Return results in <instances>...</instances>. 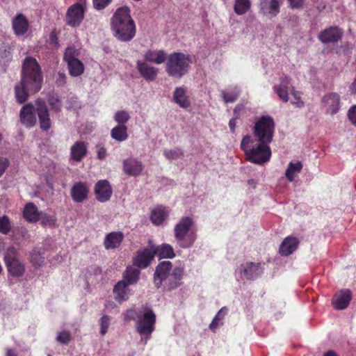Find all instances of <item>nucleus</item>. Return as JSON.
Masks as SVG:
<instances>
[{"label":"nucleus","mask_w":356,"mask_h":356,"mask_svg":"<svg viewBox=\"0 0 356 356\" xmlns=\"http://www.w3.org/2000/svg\"><path fill=\"white\" fill-rule=\"evenodd\" d=\"M40 67L33 57H26L22 65V79L15 86L16 102L24 104L29 99V93H36L40 90L42 84Z\"/></svg>","instance_id":"f257e3e1"},{"label":"nucleus","mask_w":356,"mask_h":356,"mask_svg":"<svg viewBox=\"0 0 356 356\" xmlns=\"http://www.w3.org/2000/svg\"><path fill=\"white\" fill-rule=\"evenodd\" d=\"M35 108L32 103L24 105L19 112L20 122L26 127H33L36 124L37 114L40 128L42 131H48L51 127L50 111L44 99L38 98L35 101Z\"/></svg>","instance_id":"f03ea898"},{"label":"nucleus","mask_w":356,"mask_h":356,"mask_svg":"<svg viewBox=\"0 0 356 356\" xmlns=\"http://www.w3.org/2000/svg\"><path fill=\"white\" fill-rule=\"evenodd\" d=\"M113 35L120 41L129 42L136 35V24L127 6L118 8L111 19Z\"/></svg>","instance_id":"7ed1b4c3"},{"label":"nucleus","mask_w":356,"mask_h":356,"mask_svg":"<svg viewBox=\"0 0 356 356\" xmlns=\"http://www.w3.org/2000/svg\"><path fill=\"white\" fill-rule=\"evenodd\" d=\"M270 143L260 142L250 135H245L241 142V149L244 152L247 161L257 165H263L271 157Z\"/></svg>","instance_id":"20e7f679"},{"label":"nucleus","mask_w":356,"mask_h":356,"mask_svg":"<svg viewBox=\"0 0 356 356\" xmlns=\"http://www.w3.org/2000/svg\"><path fill=\"white\" fill-rule=\"evenodd\" d=\"M174 235L180 248H191L197 239L194 219L191 216L182 217L174 227Z\"/></svg>","instance_id":"39448f33"},{"label":"nucleus","mask_w":356,"mask_h":356,"mask_svg":"<svg viewBox=\"0 0 356 356\" xmlns=\"http://www.w3.org/2000/svg\"><path fill=\"white\" fill-rule=\"evenodd\" d=\"M165 71L173 78L181 79L186 74L192 63L191 55L174 52L166 58Z\"/></svg>","instance_id":"423d86ee"},{"label":"nucleus","mask_w":356,"mask_h":356,"mask_svg":"<svg viewBox=\"0 0 356 356\" xmlns=\"http://www.w3.org/2000/svg\"><path fill=\"white\" fill-rule=\"evenodd\" d=\"M275 124L270 115H263L255 122L252 131L255 139L260 142L271 143L273 141Z\"/></svg>","instance_id":"0eeeda50"},{"label":"nucleus","mask_w":356,"mask_h":356,"mask_svg":"<svg viewBox=\"0 0 356 356\" xmlns=\"http://www.w3.org/2000/svg\"><path fill=\"white\" fill-rule=\"evenodd\" d=\"M155 324L156 314L152 309L146 307L143 314L138 315L136 331L142 338L149 339L155 330Z\"/></svg>","instance_id":"6e6552de"},{"label":"nucleus","mask_w":356,"mask_h":356,"mask_svg":"<svg viewBox=\"0 0 356 356\" xmlns=\"http://www.w3.org/2000/svg\"><path fill=\"white\" fill-rule=\"evenodd\" d=\"M154 257L155 252L152 249V242H149L147 247L136 251L133 257L132 263L134 266L138 268L143 269L150 265Z\"/></svg>","instance_id":"1a4fd4ad"},{"label":"nucleus","mask_w":356,"mask_h":356,"mask_svg":"<svg viewBox=\"0 0 356 356\" xmlns=\"http://www.w3.org/2000/svg\"><path fill=\"white\" fill-rule=\"evenodd\" d=\"M85 7L80 3L70 6L66 13V24L72 27L79 26L84 19Z\"/></svg>","instance_id":"9d476101"},{"label":"nucleus","mask_w":356,"mask_h":356,"mask_svg":"<svg viewBox=\"0 0 356 356\" xmlns=\"http://www.w3.org/2000/svg\"><path fill=\"white\" fill-rule=\"evenodd\" d=\"M343 30L337 26H330L321 31L318 36V40L324 43H337L343 37Z\"/></svg>","instance_id":"9b49d317"},{"label":"nucleus","mask_w":356,"mask_h":356,"mask_svg":"<svg viewBox=\"0 0 356 356\" xmlns=\"http://www.w3.org/2000/svg\"><path fill=\"white\" fill-rule=\"evenodd\" d=\"M184 274V268L182 266L175 267L170 275L163 282V289L165 291H172L179 287L181 284V280Z\"/></svg>","instance_id":"f8f14e48"},{"label":"nucleus","mask_w":356,"mask_h":356,"mask_svg":"<svg viewBox=\"0 0 356 356\" xmlns=\"http://www.w3.org/2000/svg\"><path fill=\"white\" fill-rule=\"evenodd\" d=\"M172 264L169 261L160 262L156 267L154 274V284L156 288L159 289L162 286L163 281L170 275Z\"/></svg>","instance_id":"ddd939ff"},{"label":"nucleus","mask_w":356,"mask_h":356,"mask_svg":"<svg viewBox=\"0 0 356 356\" xmlns=\"http://www.w3.org/2000/svg\"><path fill=\"white\" fill-rule=\"evenodd\" d=\"M94 193L97 201L106 202L111 199L113 189L108 181L102 179L95 184Z\"/></svg>","instance_id":"4468645a"},{"label":"nucleus","mask_w":356,"mask_h":356,"mask_svg":"<svg viewBox=\"0 0 356 356\" xmlns=\"http://www.w3.org/2000/svg\"><path fill=\"white\" fill-rule=\"evenodd\" d=\"M90 188L86 182H76L70 190L72 199L74 202L81 203L88 197Z\"/></svg>","instance_id":"2eb2a0df"},{"label":"nucleus","mask_w":356,"mask_h":356,"mask_svg":"<svg viewBox=\"0 0 356 356\" xmlns=\"http://www.w3.org/2000/svg\"><path fill=\"white\" fill-rule=\"evenodd\" d=\"M321 103L327 113L334 115L339 109L340 97L336 92H331L323 97Z\"/></svg>","instance_id":"dca6fc26"},{"label":"nucleus","mask_w":356,"mask_h":356,"mask_svg":"<svg viewBox=\"0 0 356 356\" xmlns=\"http://www.w3.org/2000/svg\"><path fill=\"white\" fill-rule=\"evenodd\" d=\"M136 68L140 75L147 81H154L159 74V69L150 65L145 61L138 60L136 63Z\"/></svg>","instance_id":"f3484780"},{"label":"nucleus","mask_w":356,"mask_h":356,"mask_svg":"<svg viewBox=\"0 0 356 356\" xmlns=\"http://www.w3.org/2000/svg\"><path fill=\"white\" fill-rule=\"evenodd\" d=\"M239 270L247 280H253L262 273L261 263L247 262L241 264Z\"/></svg>","instance_id":"a211bd4d"},{"label":"nucleus","mask_w":356,"mask_h":356,"mask_svg":"<svg viewBox=\"0 0 356 356\" xmlns=\"http://www.w3.org/2000/svg\"><path fill=\"white\" fill-rule=\"evenodd\" d=\"M284 0H259V9L264 14L275 17L280 11Z\"/></svg>","instance_id":"6ab92c4d"},{"label":"nucleus","mask_w":356,"mask_h":356,"mask_svg":"<svg viewBox=\"0 0 356 356\" xmlns=\"http://www.w3.org/2000/svg\"><path fill=\"white\" fill-rule=\"evenodd\" d=\"M88 153V143L84 141H76L70 148V160L81 162Z\"/></svg>","instance_id":"aec40b11"},{"label":"nucleus","mask_w":356,"mask_h":356,"mask_svg":"<svg viewBox=\"0 0 356 356\" xmlns=\"http://www.w3.org/2000/svg\"><path fill=\"white\" fill-rule=\"evenodd\" d=\"M12 27L17 36H22L28 31L29 23L25 15L17 13L12 20Z\"/></svg>","instance_id":"412c9836"},{"label":"nucleus","mask_w":356,"mask_h":356,"mask_svg":"<svg viewBox=\"0 0 356 356\" xmlns=\"http://www.w3.org/2000/svg\"><path fill=\"white\" fill-rule=\"evenodd\" d=\"M351 299L352 293L349 289L341 290L333 297V307L337 309H344L348 306Z\"/></svg>","instance_id":"4be33fe9"},{"label":"nucleus","mask_w":356,"mask_h":356,"mask_svg":"<svg viewBox=\"0 0 356 356\" xmlns=\"http://www.w3.org/2000/svg\"><path fill=\"white\" fill-rule=\"evenodd\" d=\"M299 243L300 241L298 238L292 236H287L281 243L279 253L282 256L287 257L298 249Z\"/></svg>","instance_id":"5701e85b"},{"label":"nucleus","mask_w":356,"mask_h":356,"mask_svg":"<svg viewBox=\"0 0 356 356\" xmlns=\"http://www.w3.org/2000/svg\"><path fill=\"white\" fill-rule=\"evenodd\" d=\"M143 170V166L142 163L136 159L129 158L123 161V170L129 176H138L140 175Z\"/></svg>","instance_id":"b1692460"},{"label":"nucleus","mask_w":356,"mask_h":356,"mask_svg":"<svg viewBox=\"0 0 356 356\" xmlns=\"http://www.w3.org/2000/svg\"><path fill=\"white\" fill-rule=\"evenodd\" d=\"M175 103L182 108H188L191 106V100L187 95V89L184 86L177 87L173 92Z\"/></svg>","instance_id":"393cba45"},{"label":"nucleus","mask_w":356,"mask_h":356,"mask_svg":"<svg viewBox=\"0 0 356 356\" xmlns=\"http://www.w3.org/2000/svg\"><path fill=\"white\" fill-rule=\"evenodd\" d=\"M124 239V234L121 232H112L108 234L104 238V245L106 250L115 249L120 246Z\"/></svg>","instance_id":"a878e982"},{"label":"nucleus","mask_w":356,"mask_h":356,"mask_svg":"<svg viewBox=\"0 0 356 356\" xmlns=\"http://www.w3.org/2000/svg\"><path fill=\"white\" fill-rule=\"evenodd\" d=\"M152 247L155 252V257L157 256L159 259H172L175 257L174 249L170 244L163 243L156 246L152 243Z\"/></svg>","instance_id":"bb28decb"},{"label":"nucleus","mask_w":356,"mask_h":356,"mask_svg":"<svg viewBox=\"0 0 356 356\" xmlns=\"http://www.w3.org/2000/svg\"><path fill=\"white\" fill-rule=\"evenodd\" d=\"M145 62L161 64L167 58L166 54L163 50H148L144 54Z\"/></svg>","instance_id":"cd10ccee"},{"label":"nucleus","mask_w":356,"mask_h":356,"mask_svg":"<svg viewBox=\"0 0 356 356\" xmlns=\"http://www.w3.org/2000/svg\"><path fill=\"white\" fill-rule=\"evenodd\" d=\"M168 216V211L162 206L154 209L150 215V220L155 225H161Z\"/></svg>","instance_id":"c85d7f7f"},{"label":"nucleus","mask_w":356,"mask_h":356,"mask_svg":"<svg viewBox=\"0 0 356 356\" xmlns=\"http://www.w3.org/2000/svg\"><path fill=\"white\" fill-rule=\"evenodd\" d=\"M23 216L30 222H36L40 220V213L37 207L32 202H29L25 205Z\"/></svg>","instance_id":"c756f323"},{"label":"nucleus","mask_w":356,"mask_h":356,"mask_svg":"<svg viewBox=\"0 0 356 356\" xmlns=\"http://www.w3.org/2000/svg\"><path fill=\"white\" fill-rule=\"evenodd\" d=\"M128 285L125 281H119L113 288L115 298L118 302H122L128 298Z\"/></svg>","instance_id":"7c9ffc66"},{"label":"nucleus","mask_w":356,"mask_h":356,"mask_svg":"<svg viewBox=\"0 0 356 356\" xmlns=\"http://www.w3.org/2000/svg\"><path fill=\"white\" fill-rule=\"evenodd\" d=\"M128 127L127 125L118 124L111 131V136L118 142L126 140L128 137Z\"/></svg>","instance_id":"2f4dec72"},{"label":"nucleus","mask_w":356,"mask_h":356,"mask_svg":"<svg viewBox=\"0 0 356 356\" xmlns=\"http://www.w3.org/2000/svg\"><path fill=\"white\" fill-rule=\"evenodd\" d=\"M140 273L139 269L128 266L123 273V280L122 281H125L128 286L136 284L139 280Z\"/></svg>","instance_id":"473e14b6"},{"label":"nucleus","mask_w":356,"mask_h":356,"mask_svg":"<svg viewBox=\"0 0 356 356\" xmlns=\"http://www.w3.org/2000/svg\"><path fill=\"white\" fill-rule=\"evenodd\" d=\"M47 101L50 106L51 111L58 113L62 109V101L60 96L54 92H51L47 94Z\"/></svg>","instance_id":"72a5a7b5"},{"label":"nucleus","mask_w":356,"mask_h":356,"mask_svg":"<svg viewBox=\"0 0 356 356\" xmlns=\"http://www.w3.org/2000/svg\"><path fill=\"white\" fill-rule=\"evenodd\" d=\"M69 73L72 76H79L84 72L83 63L79 59L67 62Z\"/></svg>","instance_id":"f704fd0d"},{"label":"nucleus","mask_w":356,"mask_h":356,"mask_svg":"<svg viewBox=\"0 0 356 356\" xmlns=\"http://www.w3.org/2000/svg\"><path fill=\"white\" fill-rule=\"evenodd\" d=\"M8 271L13 277H19L22 276L25 272L24 264L19 260L13 261L6 265Z\"/></svg>","instance_id":"c9c22d12"},{"label":"nucleus","mask_w":356,"mask_h":356,"mask_svg":"<svg viewBox=\"0 0 356 356\" xmlns=\"http://www.w3.org/2000/svg\"><path fill=\"white\" fill-rule=\"evenodd\" d=\"M251 7L250 0H235L234 10L238 15L245 14Z\"/></svg>","instance_id":"e433bc0d"},{"label":"nucleus","mask_w":356,"mask_h":356,"mask_svg":"<svg viewBox=\"0 0 356 356\" xmlns=\"http://www.w3.org/2000/svg\"><path fill=\"white\" fill-rule=\"evenodd\" d=\"M302 168V165L300 162L290 163L286 170V177L290 181H292L295 179V174L300 172Z\"/></svg>","instance_id":"4c0bfd02"},{"label":"nucleus","mask_w":356,"mask_h":356,"mask_svg":"<svg viewBox=\"0 0 356 356\" xmlns=\"http://www.w3.org/2000/svg\"><path fill=\"white\" fill-rule=\"evenodd\" d=\"M18 252L15 248L14 247H9L6 249L5 256H4V261L6 263V265L12 263L13 261H18Z\"/></svg>","instance_id":"58836bf2"},{"label":"nucleus","mask_w":356,"mask_h":356,"mask_svg":"<svg viewBox=\"0 0 356 356\" xmlns=\"http://www.w3.org/2000/svg\"><path fill=\"white\" fill-rule=\"evenodd\" d=\"M238 96L239 92L236 89L230 91H222V97L226 104L234 102Z\"/></svg>","instance_id":"ea45409f"},{"label":"nucleus","mask_w":356,"mask_h":356,"mask_svg":"<svg viewBox=\"0 0 356 356\" xmlns=\"http://www.w3.org/2000/svg\"><path fill=\"white\" fill-rule=\"evenodd\" d=\"M11 231V222L7 216H0V233L8 234Z\"/></svg>","instance_id":"a19ab883"},{"label":"nucleus","mask_w":356,"mask_h":356,"mask_svg":"<svg viewBox=\"0 0 356 356\" xmlns=\"http://www.w3.org/2000/svg\"><path fill=\"white\" fill-rule=\"evenodd\" d=\"M130 115L126 111H118L114 115V120L118 122V124L126 125V123L130 119Z\"/></svg>","instance_id":"79ce46f5"},{"label":"nucleus","mask_w":356,"mask_h":356,"mask_svg":"<svg viewBox=\"0 0 356 356\" xmlns=\"http://www.w3.org/2000/svg\"><path fill=\"white\" fill-rule=\"evenodd\" d=\"M79 51L74 47H68L64 53L63 59L67 63L69 60L78 59Z\"/></svg>","instance_id":"37998d69"},{"label":"nucleus","mask_w":356,"mask_h":356,"mask_svg":"<svg viewBox=\"0 0 356 356\" xmlns=\"http://www.w3.org/2000/svg\"><path fill=\"white\" fill-rule=\"evenodd\" d=\"M164 155L168 159L175 160L181 158L184 155V152L180 148H175L174 149L165 150Z\"/></svg>","instance_id":"c03bdc74"},{"label":"nucleus","mask_w":356,"mask_h":356,"mask_svg":"<svg viewBox=\"0 0 356 356\" xmlns=\"http://www.w3.org/2000/svg\"><path fill=\"white\" fill-rule=\"evenodd\" d=\"M44 261V257L37 250H33L31 253V262L35 266H40Z\"/></svg>","instance_id":"a18cd8bd"},{"label":"nucleus","mask_w":356,"mask_h":356,"mask_svg":"<svg viewBox=\"0 0 356 356\" xmlns=\"http://www.w3.org/2000/svg\"><path fill=\"white\" fill-rule=\"evenodd\" d=\"M274 91L278 95V97L282 99L284 102H287L289 100V93L288 89L289 88L282 87L280 86H275L273 87Z\"/></svg>","instance_id":"49530a36"},{"label":"nucleus","mask_w":356,"mask_h":356,"mask_svg":"<svg viewBox=\"0 0 356 356\" xmlns=\"http://www.w3.org/2000/svg\"><path fill=\"white\" fill-rule=\"evenodd\" d=\"M40 219L41 220V223L43 225L54 227L56 222V218L55 216L48 215L47 213L42 214Z\"/></svg>","instance_id":"de8ad7c7"},{"label":"nucleus","mask_w":356,"mask_h":356,"mask_svg":"<svg viewBox=\"0 0 356 356\" xmlns=\"http://www.w3.org/2000/svg\"><path fill=\"white\" fill-rule=\"evenodd\" d=\"M110 324V317L107 315L103 316L100 319V334L104 336L108 331Z\"/></svg>","instance_id":"09e8293b"},{"label":"nucleus","mask_w":356,"mask_h":356,"mask_svg":"<svg viewBox=\"0 0 356 356\" xmlns=\"http://www.w3.org/2000/svg\"><path fill=\"white\" fill-rule=\"evenodd\" d=\"M56 339L60 343L67 344L71 340L70 332L67 330L62 331L58 334Z\"/></svg>","instance_id":"8fccbe9b"},{"label":"nucleus","mask_w":356,"mask_h":356,"mask_svg":"<svg viewBox=\"0 0 356 356\" xmlns=\"http://www.w3.org/2000/svg\"><path fill=\"white\" fill-rule=\"evenodd\" d=\"M9 165L10 161L8 159L0 156V177L4 174Z\"/></svg>","instance_id":"3c124183"},{"label":"nucleus","mask_w":356,"mask_h":356,"mask_svg":"<svg viewBox=\"0 0 356 356\" xmlns=\"http://www.w3.org/2000/svg\"><path fill=\"white\" fill-rule=\"evenodd\" d=\"M112 0H93L94 8L97 10L105 8Z\"/></svg>","instance_id":"603ef678"},{"label":"nucleus","mask_w":356,"mask_h":356,"mask_svg":"<svg viewBox=\"0 0 356 356\" xmlns=\"http://www.w3.org/2000/svg\"><path fill=\"white\" fill-rule=\"evenodd\" d=\"M292 95L294 98V101L292 102V104H295L298 108L302 107L304 106V102L301 100V97L300 96V92L298 91L293 90L292 92Z\"/></svg>","instance_id":"864d4df0"},{"label":"nucleus","mask_w":356,"mask_h":356,"mask_svg":"<svg viewBox=\"0 0 356 356\" xmlns=\"http://www.w3.org/2000/svg\"><path fill=\"white\" fill-rule=\"evenodd\" d=\"M348 117L351 123L356 125V105H353L349 108Z\"/></svg>","instance_id":"5fc2aeb1"},{"label":"nucleus","mask_w":356,"mask_h":356,"mask_svg":"<svg viewBox=\"0 0 356 356\" xmlns=\"http://www.w3.org/2000/svg\"><path fill=\"white\" fill-rule=\"evenodd\" d=\"M67 83V76L65 73L63 72H58V76L56 80V83L58 86H63Z\"/></svg>","instance_id":"6e6d98bb"},{"label":"nucleus","mask_w":356,"mask_h":356,"mask_svg":"<svg viewBox=\"0 0 356 356\" xmlns=\"http://www.w3.org/2000/svg\"><path fill=\"white\" fill-rule=\"evenodd\" d=\"M49 44L54 47L59 46L58 38L55 31H52L49 35Z\"/></svg>","instance_id":"4d7b16f0"},{"label":"nucleus","mask_w":356,"mask_h":356,"mask_svg":"<svg viewBox=\"0 0 356 356\" xmlns=\"http://www.w3.org/2000/svg\"><path fill=\"white\" fill-rule=\"evenodd\" d=\"M245 110V106L243 104H238L234 109V117L235 119H238L241 117V114Z\"/></svg>","instance_id":"13d9d810"},{"label":"nucleus","mask_w":356,"mask_h":356,"mask_svg":"<svg viewBox=\"0 0 356 356\" xmlns=\"http://www.w3.org/2000/svg\"><path fill=\"white\" fill-rule=\"evenodd\" d=\"M227 308L226 307H222L219 312L217 313V314L215 316V318L218 319V320H220V321H222V320L224 319L225 316L227 315Z\"/></svg>","instance_id":"bf43d9fd"},{"label":"nucleus","mask_w":356,"mask_h":356,"mask_svg":"<svg viewBox=\"0 0 356 356\" xmlns=\"http://www.w3.org/2000/svg\"><path fill=\"white\" fill-rule=\"evenodd\" d=\"M292 8H300L303 6V0H288Z\"/></svg>","instance_id":"052dcab7"},{"label":"nucleus","mask_w":356,"mask_h":356,"mask_svg":"<svg viewBox=\"0 0 356 356\" xmlns=\"http://www.w3.org/2000/svg\"><path fill=\"white\" fill-rule=\"evenodd\" d=\"M222 325V322L220 321V320H218L215 318H213V321H211V323H210L209 325V328L211 330H212L213 332H215L216 330L220 326V325Z\"/></svg>","instance_id":"680f3d73"},{"label":"nucleus","mask_w":356,"mask_h":356,"mask_svg":"<svg viewBox=\"0 0 356 356\" xmlns=\"http://www.w3.org/2000/svg\"><path fill=\"white\" fill-rule=\"evenodd\" d=\"M106 156V149L104 147L97 146V158L100 160L105 159Z\"/></svg>","instance_id":"e2e57ef3"},{"label":"nucleus","mask_w":356,"mask_h":356,"mask_svg":"<svg viewBox=\"0 0 356 356\" xmlns=\"http://www.w3.org/2000/svg\"><path fill=\"white\" fill-rule=\"evenodd\" d=\"M290 81H291V79L289 78V76H288L286 75H283L280 78L281 83L279 86H282V87L289 88V85L290 84Z\"/></svg>","instance_id":"0e129e2a"},{"label":"nucleus","mask_w":356,"mask_h":356,"mask_svg":"<svg viewBox=\"0 0 356 356\" xmlns=\"http://www.w3.org/2000/svg\"><path fill=\"white\" fill-rule=\"evenodd\" d=\"M236 120L237 119H235V117H234L229 122V129H230V131L232 133L235 132V128H236Z\"/></svg>","instance_id":"69168bd1"},{"label":"nucleus","mask_w":356,"mask_h":356,"mask_svg":"<svg viewBox=\"0 0 356 356\" xmlns=\"http://www.w3.org/2000/svg\"><path fill=\"white\" fill-rule=\"evenodd\" d=\"M6 356H18L13 349H7Z\"/></svg>","instance_id":"338daca9"},{"label":"nucleus","mask_w":356,"mask_h":356,"mask_svg":"<svg viewBox=\"0 0 356 356\" xmlns=\"http://www.w3.org/2000/svg\"><path fill=\"white\" fill-rule=\"evenodd\" d=\"M350 90L353 93L356 94V79L354 80V81L352 83L350 86Z\"/></svg>","instance_id":"774afa93"}]
</instances>
